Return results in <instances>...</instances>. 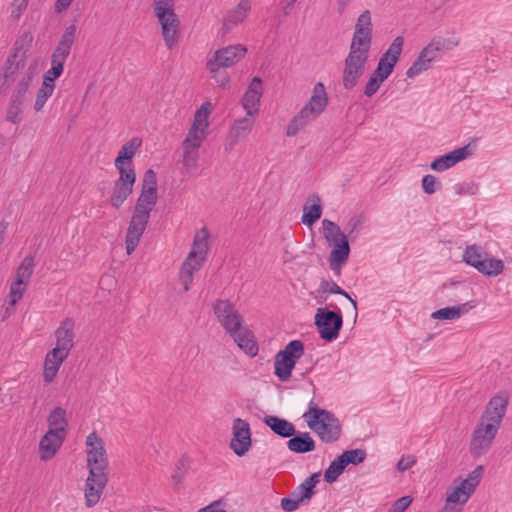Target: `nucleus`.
<instances>
[{
  "label": "nucleus",
  "mask_w": 512,
  "mask_h": 512,
  "mask_svg": "<svg viewBox=\"0 0 512 512\" xmlns=\"http://www.w3.org/2000/svg\"><path fill=\"white\" fill-rule=\"evenodd\" d=\"M189 459L186 455H183L177 462L175 472L172 475V479L175 483H179L189 468Z\"/></svg>",
  "instance_id": "864d4df0"
},
{
  "label": "nucleus",
  "mask_w": 512,
  "mask_h": 512,
  "mask_svg": "<svg viewBox=\"0 0 512 512\" xmlns=\"http://www.w3.org/2000/svg\"><path fill=\"white\" fill-rule=\"evenodd\" d=\"M157 199V190L141 189L125 236V248L128 255H131L139 245Z\"/></svg>",
  "instance_id": "20e7f679"
},
{
  "label": "nucleus",
  "mask_w": 512,
  "mask_h": 512,
  "mask_svg": "<svg viewBox=\"0 0 512 512\" xmlns=\"http://www.w3.org/2000/svg\"><path fill=\"white\" fill-rule=\"evenodd\" d=\"M225 502L223 499L216 500L206 507L200 509L198 512H227L224 509Z\"/></svg>",
  "instance_id": "338daca9"
},
{
  "label": "nucleus",
  "mask_w": 512,
  "mask_h": 512,
  "mask_svg": "<svg viewBox=\"0 0 512 512\" xmlns=\"http://www.w3.org/2000/svg\"><path fill=\"white\" fill-rule=\"evenodd\" d=\"M23 110V104L9 100L5 120L12 124H19L22 121Z\"/></svg>",
  "instance_id": "79ce46f5"
},
{
  "label": "nucleus",
  "mask_w": 512,
  "mask_h": 512,
  "mask_svg": "<svg viewBox=\"0 0 512 512\" xmlns=\"http://www.w3.org/2000/svg\"><path fill=\"white\" fill-rule=\"evenodd\" d=\"M108 479L88 476L84 487L85 505L88 508L94 507L100 500L107 485Z\"/></svg>",
  "instance_id": "393cba45"
},
{
  "label": "nucleus",
  "mask_w": 512,
  "mask_h": 512,
  "mask_svg": "<svg viewBox=\"0 0 512 512\" xmlns=\"http://www.w3.org/2000/svg\"><path fill=\"white\" fill-rule=\"evenodd\" d=\"M141 189L157 190V176L152 169L144 173Z\"/></svg>",
  "instance_id": "4d7b16f0"
},
{
  "label": "nucleus",
  "mask_w": 512,
  "mask_h": 512,
  "mask_svg": "<svg viewBox=\"0 0 512 512\" xmlns=\"http://www.w3.org/2000/svg\"><path fill=\"white\" fill-rule=\"evenodd\" d=\"M105 443L96 432L90 433L86 438V446L89 448H104Z\"/></svg>",
  "instance_id": "69168bd1"
},
{
  "label": "nucleus",
  "mask_w": 512,
  "mask_h": 512,
  "mask_svg": "<svg viewBox=\"0 0 512 512\" xmlns=\"http://www.w3.org/2000/svg\"><path fill=\"white\" fill-rule=\"evenodd\" d=\"M304 354V344L300 340L290 341L283 350H280L274 361L275 375L282 381H288L296 361Z\"/></svg>",
  "instance_id": "9d476101"
},
{
  "label": "nucleus",
  "mask_w": 512,
  "mask_h": 512,
  "mask_svg": "<svg viewBox=\"0 0 512 512\" xmlns=\"http://www.w3.org/2000/svg\"><path fill=\"white\" fill-rule=\"evenodd\" d=\"M308 426L318 435L325 444H333L337 441L342 432L339 420L329 411L318 408L310 402L309 409L304 413Z\"/></svg>",
  "instance_id": "423d86ee"
},
{
  "label": "nucleus",
  "mask_w": 512,
  "mask_h": 512,
  "mask_svg": "<svg viewBox=\"0 0 512 512\" xmlns=\"http://www.w3.org/2000/svg\"><path fill=\"white\" fill-rule=\"evenodd\" d=\"M328 97L323 83L318 82L314 88L309 101L290 120L286 134L289 137L295 136L300 130L316 120L326 109Z\"/></svg>",
  "instance_id": "39448f33"
},
{
  "label": "nucleus",
  "mask_w": 512,
  "mask_h": 512,
  "mask_svg": "<svg viewBox=\"0 0 512 512\" xmlns=\"http://www.w3.org/2000/svg\"><path fill=\"white\" fill-rule=\"evenodd\" d=\"M208 237L209 232L205 227L196 233L193 248L182 264L180 280L185 291L190 289L194 272L201 268L202 263L205 260V256L208 251Z\"/></svg>",
  "instance_id": "6e6552de"
},
{
  "label": "nucleus",
  "mask_w": 512,
  "mask_h": 512,
  "mask_svg": "<svg viewBox=\"0 0 512 512\" xmlns=\"http://www.w3.org/2000/svg\"><path fill=\"white\" fill-rule=\"evenodd\" d=\"M365 458V450H345L344 453L334 459L326 469L324 473L325 481L329 484L335 482L349 464H360Z\"/></svg>",
  "instance_id": "4468645a"
},
{
  "label": "nucleus",
  "mask_w": 512,
  "mask_h": 512,
  "mask_svg": "<svg viewBox=\"0 0 512 512\" xmlns=\"http://www.w3.org/2000/svg\"><path fill=\"white\" fill-rule=\"evenodd\" d=\"M314 320L321 339L332 342L338 338L343 325L341 313L326 308H318Z\"/></svg>",
  "instance_id": "f8f14e48"
},
{
  "label": "nucleus",
  "mask_w": 512,
  "mask_h": 512,
  "mask_svg": "<svg viewBox=\"0 0 512 512\" xmlns=\"http://www.w3.org/2000/svg\"><path fill=\"white\" fill-rule=\"evenodd\" d=\"M69 356L68 353L61 351L54 347L51 351L46 354L45 362L56 366H61L64 360Z\"/></svg>",
  "instance_id": "603ef678"
},
{
  "label": "nucleus",
  "mask_w": 512,
  "mask_h": 512,
  "mask_svg": "<svg viewBox=\"0 0 512 512\" xmlns=\"http://www.w3.org/2000/svg\"><path fill=\"white\" fill-rule=\"evenodd\" d=\"M318 292H320V293L339 294V295H342V296L346 297L351 302V304L353 306V309L355 311V314L357 315V313H356V310H357L356 301L353 300L349 296V294L345 290H343L341 287H339L335 282L328 281V280H325V279L322 280L320 282V284H319Z\"/></svg>",
  "instance_id": "a19ab883"
},
{
  "label": "nucleus",
  "mask_w": 512,
  "mask_h": 512,
  "mask_svg": "<svg viewBox=\"0 0 512 512\" xmlns=\"http://www.w3.org/2000/svg\"><path fill=\"white\" fill-rule=\"evenodd\" d=\"M471 154L470 145H466L436 158L430 164V167L435 171H444L451 168L456 163L466 159Z\"/></svg>",
  "instance_id": "5701e85b"
},
{
  "label": "nucleus",
  "mask_w": 512,
  "mask_h": 512,
  "mask_svg": "<svg viewBox=\"0 0 512 512\" xmlns=\"http://www.w3.org/2000/svg\"><path fill=\"white\" fill-rule=\"evenodd\" d=\"M183 149V165L188 170H195L197 168V161L199 152L197 148L182 146Z\"/></svg>",
  "instance_id": "a18cd8bd"
},
{
  "label": "nucleus",
  "mask_w": 512,
  "mask_h": 512,
  "mask_svg": "<svg viewBox=\"0 0 512 512\" xmlns=\"http://www.w3.org/2000/svg\"><path fill=\"white\" fill-rule=\"evenodd\" d=\"M33 41V36L30 32H24L19 39L16 40L13 53H17L19 56H24V62L26 61L25 49L28 48Z\"/></svg>",
  "instance_id": "3c124183"
},
{
  "label": "nucleus",
  "mask_w": 512,
  "mask_h": 512,
  "mask_svg": "<svg viewBox=\"0 0 512 512\" xmlns=\"http://www.w3.org/2000/svg\"><path fill=\"white\" fill-rule=\"evenodd\" d=\"M252 116H245L239 120H236L231 127L230 136L225 143V150L230 151L237 143V139L246 136L252 129L254 120Z\"/></svg>",
  "instance_id": "bb28decb"
},
{
  "label": "nucleus",
  "mask_w": 512,
  "mask_h": 512,
  "mask_svg": "<svg viewBox=\"0 0 512 512\" xmlns=\"http://www.w3.org/2000/svg\"><path fill=\"white\" fill-rule=\"evenodd\" d=\"M34 265L33 257L30 255L26 256L17 268L15 281L26 286L33 274Z\"/></svg>",
  "instance_id": "4c0bfd02"
},
{
  "label": "nucleus",
  "mask_w": 512,
  "mask_h": 512,
  "mask_svg": "<svg viewBox=\"0 0 512 512\" xmlns=\"http://www.w3.org/2000/svg\"><path fill=\"white\" fill-rule=\"evenodd\" d=\"M323 235L329 245L346 241L347 236L341 231L340 227L333 221L324 219L322 221Z\"/></svg>",
  "instance_id": "f704fd0d"
},
{
  "label": "nucleus",
  "mask_w": 512,
  "mask_h": 512,
  "mask_svg": "<svg viewBox=\"0 0 512 512\" xmlns=\"http://www.w3.org/2000/svg\"><path fill=\"white\" fill-rule=\"evenodd\" d=\"M28 0H13L11 17L19 19L24 10L27 8Z\"/></svg>",
  "instance_id": "0e129e2a"
},
{
  "label": "nucleus",
  "mask_w": 512,
  "mask_h": 512,
  "mask_svg": "<svg viewBox=\"0 0 512 512\" xmlns=\"http://www.w3.org/2000/svg\"><path fill=\"white\" fill-rule=\"evenodd\" d=\"M251 10L250 0H241L238 5L230 10L223 19L221 28L222 35L229 34L237 25L242 23Z\"/></svg>",
  "instance_id": "412c9836"
},
{
  "label": "nucleus",
  "mask_w": 512,
  "mask_h": 512,
  "mask_svg": "<svg viewBox=\"0 0 512 512\" xmlns=\"http://www.w3.org/2000/svg\"><path fill=\"white\" fill-rule=\"evenodd\" d=\"M353 43L361 46L370 45L372 43V17L369 10L363 11L357 18L354 33L352 37Z\"/></svg>",
  "instance_id": "6ab92c4d"
},
{
  "label": "nucleus",
  "mask_w": 512,
  "mask_h": 512,
  "mask_svg": "<svg viewBox=\"0 0 512 512\" xmlns=\"http://www.w3.org/2000/svg\"><path fill=\"white\" fill-rule=\"evenodd\" d=\"M175 0H154L153 9L161 25L162 36L168 49L179 41L180 20L174 11Z\"/></svg>",
  "instance_id": "0eeeda50"
},
{
  "label": "nucleus",
  "mask_w": 512,
  "mask_h": 512,
  "mask_svg": "<svg viewBox=\"0 0 512 512\" xmlns=\"http://www.w3.org/2000/svg\"><path fill=\"white\" fill-rule=\"evenodd\" d=\"M74 0H56L54 9L55 12L61 13L69 8Z\"/></svg>",
  "instance_id": "774afa93"
},
{
  "label": "nucleus",
  "mask_w": 512,
  "mask_h": 512,
  "mask_svg": "<svg viewBox=\"0 0 512 512\" xmlns=\"http://www.w3.org/2000/svg\"><path fill=\"white\" fill-rule=\"evenodd\" d=\"M23 67V55L19 56L17 53L9 55L3 67L2 78L0 79V93H6L11 84L15 83L9 100L25 105L29 89L32 86L36 73L31 66L24 72L19 73V70Z\"/></svg>",
  "instance_id": "7ed1b4c3"
},
{
  "label": "nucleus",
  "mask_w": 512,
  "mask_h": 512,
  "mask_svg": "<svg viewBox=\"0 0 512 512\" xmlns=\"http://www.w3.org/2000/svg\"><path fill=\"white\" fill-rule=\"evenodd\" d=\"M412 502L410 496H403L397 499L389 509V512H404Z\"/></svg>",
  "instance_id": "052dcab7"
},
{
  "label": "nucleus",
  "mask_w": 512,
  "mask_h": 512,
  "mask_svg": "<svg viewBox=\"0 0 512 512\" xmlns=\"http://www.w3.org/2000/svg\"><path fill=\"white\" fill-rule=\"evenodd\" d=\"M468 312L467 304L460 306L445 307L436 310L432 313L433 319L456 320L459 319L464 313Z\"/></svg>",
  "instance_id": "c9c22d12"
},
{
  "label": "nucleus",
  "mask_w": 512,
  "mask_h": 512,
  "mask_svg": "<svg viewBox=\"0 0 512 512\" xmlns=\"http://www.w3.org/2000/svg\"><path fill=\"white\" fill-rule=\"evenodd\" d=\"M288 448H314L315 442L309 433H300L289 439Z\"/></svg>",
  "instance_id": "37998d69"
},
{
  "label": "nucleus",
  "mask_w": 512,
  "mask_h": 512,
  "mask_svg": "<svg viewBox=\"0 0 512 512\" xmlns=\"http://www.w3.org/2000/svg\"><path fill=\"white\" fill-rule=\"evenodd\" d=\"M234 438L231 441L230 448H235L233 441H237L240 448H249L251 445L249 424L240 418H237L233 424Z\"/></svg>",
  "instance_id": "2f4dec72"
},
{
  "label": "nucleus",
  "mask_w": 512,
  "mask_h": 512,
  "mask_svg": "<svg viewBox=\"0 0 512 512\" xmlns=\"http://www.w3.org/2000/svg\"><path fill=\"white\" fill-rule=\"evenodd\" d=\"M264 423L271 428V430L284 438L291 437L295 434V427L294 425L282 418H279L277 416H265L264 417Z\"/></svg>",
  "instance_id": "c756f323"
},
{
  "label": "nucleus",
  "mask_w": 512,
  "mask_h": 512,
  "mask_svg": "<svg viewBox=\"0 0 512 512\" xmlns=\"http://www.w3.org/2000/svg\"><path fill=\"white\" fill-rule=\"evenodd\" d=\"M441 53L436 49L435 44L431 41L419 53L417 59L411 67L406 71L408 78H414L431 67V63L440 57Z\"/></svg>",
  "instance_id": "a211bd4d"
},
{
  "label": "nucleus",
  "mask_w": 512,
  "mask_h": 512,
  "mask_svg": "<svg viewBox=\"0 0 512 512\" xmlns=\"http://www.w3.org/2000/svg\"><path fill=\"white\" fill-rule=\"evenodd\" d=\"M365 71L364 66H358V65H351V64H345L344 63V69L342 73V83L346 90L353 89L357 83L358 80L361 78Z\"/></svg>",
  "instance_id": "72a5a7b5"
},
{
  "label": "nucleus",
  "mask_w": 512,
  "mask_h": 512,
  "mask_svg": "<svg viewBox=\"0 0 512 512\" xmlns=\"http://www.w3.org/2000/svg\"><path fill=\"white\" fill-rule=\"evenodd\" d=\"M206 69L210 73L211 78L215 80L219 87H222L224 89L229 87L230 78L227 72L221 70L223 69V67L218 66L217 64H215V62H211L208 60L206 63Z\"/></svg>",
  "instance_id": "ea45409f"
},
{
  "label": "nucleus",
  "mask_w": 512,
  "mask_h": 512,
  "mask_svg": "<svg viewBox=\"0 0 512 512\" xmlns=\"http://www.w3.org/2000/svg\"><path fill=\"white\" fill-rule=\"evenodd\" d=\"M385 80H386L385 77L382 76V78H381V76L376 74V72L374 71L365 86V89H364L365 96H367V97L373 96L378 91L381 84Z\"/></svg>",
  "instance_id": "8fccbe9b"
},
{
  "label": "nucleus",
  "mask_w": 512,
  "mask_h": 512,
  "mask_svg": "<svg viewBox=\"0 0 512 512\" xmlns=\"http://www.w3.org/2000/svg\"><path fill=\"white\" fill-rule=\"evenodd\" d=\"M211 104L209 102H205L201 105V107L196 111L194 115V120L191 128L186 136V138L182 142V146H187L191 148L199 149L202 142L207 136V129L209 126L208 117L210 114Z\"/></svg>",
  "instance_id": "ddd939ff"
},
{
  "label": "nucleus",
  "mask_w": 512,
  "mask_h": 512,
  "mask_svg": "<svg viewBox=\"0 0 512 512\" xmlns=\"http://www.w3.org/2000/svg\"><path fill=\"white\" fill-rule=\"evenodd\" d=\"M62 72H63L62 70L51 66V68L44 73L42 84L51 86L54 89L55 88L54 81H55V79L60 77Z\"/></svg>",
  "instance_id": "13d9d810"
},
{
  "label": "nucleus",
  "mask_w": 512,
  "mask_h": 512,
  "mask_svg": "<svg viewBox=\"0 0 512 512\" xmlns=\"http://www.w3.org/2000/svg\"><path fill=\"white\" fill-rule=\"evenodd\" d=\"M370 48V45L361 46L359 44L351 42L349 53L346 56L344 63L365 67L369 58Z\"/></svg>",
  "instance_id": "7c9ffc66"
},
{
  "label": "nucleus",
  "mask_w": 512,
  "mask_h": 512,
  "mask_svg": "<svg viewBox=\"0 0 512 512\" xmlns=\"http://www.w3.org/2000/svg\"><path fill=\"white\" fill-rule=\"evenodd\" d=\"M403 46H404V37L397 36L392 41V43L390 44L388 49L382 55H384L388 58H392L398 62L400 59L402 50H403Z\"/></svg>",
  "instance_id": "de8ad7c7"
},
{
  "label": "nucleus",
  "mask_w": 512,
  "mask_h": 512,
  "mask_svg": "<svg viewBox=\"0 0 512 512\" xmlns=\"http://www.w3.org/2000/svg\"><path fill=\"white\" fill-rule=\"evenodd\" d=\"M508 403L509 399L505 394H497L489 400L472 434V448H487L492 444L506 414Z\"/></svg>",
  "instance_id": "f03ea898"
},
{
  "label": "nucleus",
  "mask_w": 512,
  "mask_h": 512,
  "mask_svg": "<svg viewBox=\"0 0 512 512\" xmlns=\"http://www.w3.org/2000/svg\"><path fill=\"white\" fill-rule=\"evenodd\" d=\"M483 466H477L460 484L447 492L446 503L442 512H459L454 505L463 506L475 492L483 476Z\"/></svg>",
  "instance_id": "1a4fd4ad"
},
{
  "label": "nucleus",
  "mask_w": 512,
  "mask_h": 512,
  "mask_svg": "<svg viewBox=\"0 0 512 512\" xmlns=\"http://www.w3.org/2000/svg\"><path fill=\"white\" fill-rule=\"evenodd\" d=\"M246 54V46L242 44L228 45L216 50L209 61L215 62V64L225 69L239 63Z\"/></svg>",
  "instance_id": "dca6fc26"
},
{
  "label": "nucleus",
  "mask_w": 512,
  "mask_h": 512,
  "mask_svg": "<svg viewBox=\"0 0 512 512\" xmlns=\"http://www.w3.org/2000/svg\"><path fill=\"white\" fill-rule=\"evenodd\" d=\"M262 91L261 79L259 77H254L242 98V105L246 110L247 116H254L258 113Z\"/></svg>",
  "instance_id": "aec40b11"
},
{
  "label": "nucleus",
  "mask_w": 512,
  "mask_h": 512,
  "mask_svg": "<svg viewBox=\"0 0 512 512\" xmlns=\"http://www.w3.org/2000/svg\"><path fill=\"white\" fill-rule=\"evenodd\" d=\"M56 348L70 353L74 346V321L71 318H65L55 331Z\"/></svg>",
  "instance_id": "b1692460"
},
{
  "label": "nucleus",
  "mask_w": 512,
  "mask_h": 512,
  "mask_svg": "<svg viewBox=\"0 0 512 512\" xmlns=\"http://www.w3.org/2000/svg\"><path fill=\"white\" fill-rule=\"evenodd\" d=\"M311 205H304L301 221L307 226H312L322 215L321 199L318 195L313 194L308 198Z\"/></svg>",
  "instance_id": "c85d7f7f"
},
{
  "label": "nucleus",
  "mask_w": 512,
  "mask_h": 512,
  "mask_svg": "<svg viewBox=\"0 0 512 512\" xmlns=\"http://www.w3.org/2000/svg\"><path fill=\"white\" fill-rule=\"evenodd\" d=\"M140 144L141 142L137 138H133L121 147L118 156L114 161V165L119 172L127 171L129 169L125 168V162L127 161L128 164L131 163V160L136 154L137 148Z\"/></svg>",
  "instance_id": "cd10ccee"
},
{
  "label": "nucleus",
  "mask_w": 512,
  "mask_h": 512,
  "mask_svg": "<svg viewBox=\"0 0 512 512\" xmlns=\"http://www.w3.org/2000/svg\"><path fill=\"white\" fill-rule=\"evenodd\" d=\"M439 187L440 183L434 175L428 174L422 178V188L426 194L435 193Z\"/></svg>",
  "instance_id": "5fc2aeb1"
},
{
  "label": "nucleus",
  "mask_w": 512,
  "mask_h": 512,
  "mask_svg": "<svg viewBox=\"0 0 512 512\" xmlns=\"http://www.w3.org/2000/svg\"><path fill=\"white\" fill-rule=\"evenodd\" d=\"M65 436L66 433L62 432L61 429L49 428L48 432L41 438L39 448H60Z\"/></svg>",
  "instance_id": "e433bc0d"
},
{
  "label": "nucleus",
  "mask_w": 512,
  "mask_h": 512,
  "mask_svg": "<svg viewBox=\"0 0 512 512\" xmlns=\"http://www.w3.org/2000/svg\"><path fill=\"white\" fill-rule=\"evenodd\" d=\"M24 284L14 281L10 286L9 298L10 305L15 306L17 302L23 297L25 288H22Z\"/></svg>",
  "instance_id": "6e6d98bb"
},
{
  "label": "nucleus",
  "mask_w": 512,
  "mask_h": 512,
  "mask_svg": "<svg viewBox=\"0 0 512 512\" xmlns=\"http://www.w3.org/2000/svg\"><path fill=\"white\" fill-rule=\"evenodd\" d=\"M432 42L435 44L436 49L440 51V53H443L457 47L460 43V39L457 37L443 38L438 36L434 37Z\"/></svg>",
  "instance_id": "49530a36"
},
{
  "label": "nucleus",
  "mask_w": 512,
  "mask_h": 512,
  "mask_svg": "<svg viewBox=\"0 0 512 512\" xmlns=\"http://www.w3.org/2000/svg\"><path fill=\"white\" fill-rule=\"evenodd\" d=\"M331 246L333 248L328 258L329 266L336 275H340L343 266L347 263L349 258L350 245L348 240H346Z\"/></svg>",
  "instance_id": "a878e982"
},
{
  "label": "nucleus",
  "mask_w": 512,
  "mask_h": 512,
  "mask_svg": "<svg viewBox=\"0 0 512 512\" xmlns=\"http://www.w3.org/2000/svg\"><path fill=\"white\" fill-rule=\"evenodd\" d=\"M54 89L51 86L43 85L39 88L37 91L35 103H34V110L36 112H39L44 107L46 101L48 98L52 95Z\"/></svg>",
  "instance_id": "09e8293b"
},
{
  "label": "nucleus",
  "mask_w": 512,
  "mask_h": 512,
  "mask_svg": "<svg viewBox=\"0 0 512 512\" xmlns=\"http://www.w3.org/2000/svg\"><path fill=\"white\" fill-rule=\"evenodd\" d=\"M212 308L217 321L237 346L248 355H257L258 346L255 337L244 324V318L235 308V305L229 300L218 299L213 303Z\"/></svg>",
  "instance_id": "f257e3e1"
},
{
  "label": "nucleus",
  "mask_w": 512,
  "mask_h": 512,
  "mask_svg": "<svg viewBox=\"0 0 512 512\" xmlns=\"http://www.w3.org/2000/svg\"><path fill=\"white\" fill-rule=\"evenodd\" d=\"M396 64V60L381 55L378 65L374 71L376 72V74L380 75L381 77L383 76L387 79L393 72V69L396 66Z\"/></svg>",
  "instance_id": "c03bdc74"
},
{
  "label": "nucleus",
  "mask_w": 512,
  "mask_h": 512,
  "mask_svg": "<svg viewBox=\"0 0 512 512\" xmlns=\"http://www.w3.org/2000/svg\"><path fill=\"white\" fill-rule=\"evenodd\" d=\"M49 428L58 430L66 433V427L68 425L66 420V411L61 407L54 408L47 418Z\"/></svg>",
  "instance_id": "58836bf2"
},
{
  "label": "nucleus",
  "mask_w": 512,
  "mask_h": 512,
  "mask_svg": "<svg viewBox=\"0 0 512 512\" xmlns=\"http://www.w3.org/2000/svg\"><path fill=\"white\" fill-rule=\"evenodd\" d=\"M416 461V457L413 455L402 456L397 463V470L399 472H404L413 467L416 464Z\"/></svg>",
  "instance_id": "e2e57ef3"
},
{
  "label": "nucleus",
  "mask_w": 512,
  "mask_h": 512,
  "mask_svg": "<svg viewBox=\"0 0 512 512\" xmlns=\"http://www.w3.org/2000/svg\"><path fill=\"white\" fill-rule=\"evenodd\" d=\"M86 460L89 468L88 476L108 479V458L106 450H88Z\"/></svg>",
  "instance_id": "4be33fe9"
},
{
  "label": "nucleus",
  "mask_w": 512,
  "mask_h": 512,
  "mask_svg": "<svg viewBox=\"0 0 512 512\" xmlns=\"http://www.w3.org/2000/svg\"><path fill=\"white\" fill-rule=\"evenodd\" d=\"M120 177L114 182L113 191L109 198V203L116 209L121 207L127 198L133 192V186L136 181L134 168L119 172Z\"/></svg>",
  "instance_id": "2eb2a0df"
},
{
  "label": "nucleus",
  "mask_w": 512,
  "mask_h": 512,
  "mask_svg": "<svg viewBox=\"0 0 512 512\" xmlns=\"http://www.w3.org/2000/svg\"><path fill=\"white\" fill-rule=\"evenodd\" d=\"M303 501L300 498L289 496L281 499V508L286 512L295 511Z\"/></svg>",
  "instance_id": "bf43d9fd"
},
{
  "label": "nucleus",
  "mask_w": 512,
  "mask_h": 512,
  "mask_svg": "<svg viewBox=\"0 0 512 512\" xmlns=\"http://www.w3.org/2000/svg\"><path fill=\"white\" fill-rule=\"evenodd\" d=\"M59 368H60L59 366H56L53 364H48L47 362L44 361V371H43L44 381L46 383L53 382L58 373Z\"/></svg>",
  "instance_id": "680f3d73"
},
{
  "label": "nucleus",
  "mask_w": 512,
  "mask_h": 512,
  "mask_svg": "<svg viewBox=\"0 0 512 512\" xmlns=\"http://www.w3.org/2000/svg\"><path fill=\"white\" fill-rule=\"evenodd\" d=\"M76 26L66 27L61 39L51 55V66L63 71L64 63L70 54L71 47L75 40Z\"/></svg>",
  "instance_id": "f3484780"
},
{
  "label": "nucleus",
  "mask_w": 512,
  "mask_h": 512,
  "mask_svg": "<svg viewBox=\"0 0 512 512\" xmlns=\"http://www.w3.org/2000/svg\"><path fill=\"white\" fill-rule=\"evenodd\" d=\"M463 260L485 276H498L504 270V263L500 259L489 258L480 246L470 245L463 254Z\"/></svg>",
  "instance_id": "9b49d317"
},
{
  "label": "nucleus",
  "mask_w": 512,
  "mask_h": 512,
  "mask_svg": "<svg viewBox=\"0 0 512 512\" xmlns=\"http://www.w3.org/2000/svg\"><path fill=\"white\" fill-rule=\"evenodd\" d=\"M320 473L307 477L292 493L291 496L300 498L303 502L310 500L315 494L314 488L319 482Z\"/></svg>",
  "instance_id": "473e14b6"
}]
</instances>
